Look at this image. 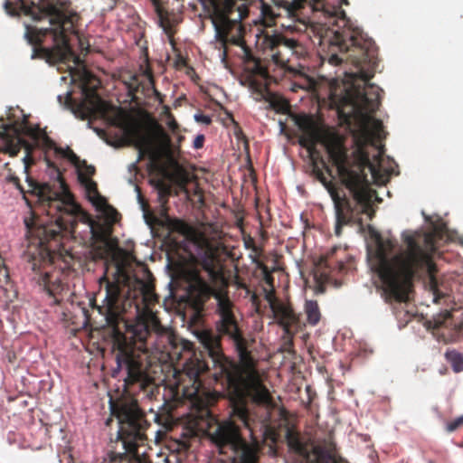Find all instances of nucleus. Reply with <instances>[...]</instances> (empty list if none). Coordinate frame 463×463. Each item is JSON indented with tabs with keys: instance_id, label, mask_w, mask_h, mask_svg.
Returning a JSON list of instances; mask_svg holds the SVG:
<instances>
[{
	"instance_id": "nucleus-42",
	"label": "nucleus",
	"mask_w": 463,
	"mask_h": 463,
	"mask_svg": "<svg viewBox=\"0 0 463 463\" xmlns=\"http://www.w3.org/2000/svg\"><path fill=\"white\" fill-rule=\"evenodd\" d=\"M194 116H195V117H198V116H203V115H202V114H199V113H196Z\"/></svg>"
},
{
	"instance_id": "nucleus-28",
	"label": "nucleus",
	"mask_w": 463,
	"mask_h": 463,
	"mask_svg": "<svg viewBox=\"0 0 463 463\" xmlns=\"http://www.w3.org/2000/svg\"><path fill=\"white\" fill-rule=\"evenodd\" d=\"M463 427V415L451 420L446 425V430L448 432H454Z\"/></svg>"
},
{
	"instance_id": "nucleus-17",
	"label": "nucleus",
	"mask_w": 463,
	"mask_h": 463,
	"mask_svg": "<svg viewBox=\"0 0 463 463\" xmlns=\"http://www.w3.org/2000/svg\"><path fill=\"white\" fill-rule=\"evenodd\" d=\"M286 438L288 445L290 448V449L294 450L297 454H298L303 458L305 463L311 462L312 452L318 451L322 445V442H304L298 433H295L291 430H288Z\"/></svg>"
},
{
	"instance_id": "nucleus-30",
	"label": "nucleus",
	"mask_w": 463,
	"mask_h": 463,
	"mask_svg": "<svg viewBox=\"0 0 463 463\" xmlns=\"http://www.w3.org/2000/svg\"><path fill=\"white\" fill-rule=\"evenodd\" d=\"M204 136L200 134V135H197L194 140V147L195 149H200L203 146V144H204Z\"/></svg>"
},
{
	"instance_id": "nucleus-10",
	"label": "nucleus",
	"mask_w": 463,
	"mask_h": 463,
	"mask_svg": "<svg viewBox=\"0 0 463 463\" xmlns=\"http://www.w3.org/2000/svg\"><path fill=\"white\" fill-rule=\"evenodd\" d=\"M14 118H0V138L10 148L19 151L24 148L30 155L35 146L42 141L48 148L54 149L57 155L67 158L73 165H78L79 156L70 148L57 146L45 129L39 125H33L29 118H18L19 120L12 121Z\"/></svg>"
},
{
	"instance_id": "nucleus-27",
	"label": "nucleus",
	"mask_w": 463,
	"mask_h": 463,
	"mask_svg": "<svg viewBox=\"0 0 463 463\" xmlns=\"http://www.w3.org/2000/svg\"><path fill=\"white\" fill-rule=\"evenodd\" d=\"M191 194L197 200L198 203H203V192L196 180L193 183Z\"/></svg>"
},
{
	"instance_id": "nucleus-25",
	"label": "nucleus",
	"mask_w": 463,
	"mask_h": 463,
	"mask_svg": "<svg viewBox=\"0 0 463 463\" xmlns=\"http://www.w3.org/2000/svg\"><path fill=\"white\" fill-rule=\"evenodd\" d=\"M78 165H74L78 171V175L80 173H82L87 178L91 179V176H93L96 174V168L92 165H88L86 160H80L79 158V164Z\"/></svg>"
},
{
	"instance_id": "nucleus-16",
	"label": "nucleus",
	"mask_w": 463,
	"mask_h": 463,
	"mask_svg": "<svg viewBox=\"0 0 463 463\" xmlns=\"http://www.w3.org/2000/svg\"><path fill=\"white\" fill-rule=\"evenodd\" d=\"M187 354L189 357L186 358V361L184 364V372L192 382L193 388V392L188 395H197L200 389L203 387L200 375L210 370V364L204 358L203 352L196 354L188 350Z\"/></svg>"
},
{
	"instance_id": "nucleus-4",
	"label": "nucleus",
	"mask_w": 463,
	"mask_h": 463,
	"mask_svg": "<svg viewBox=\"0 0 463 463\" xmlns=\"http://www.w3.org/2000/svg\"><path fill=\"white\" fill-rule=\"evenodd\" d=\"M341 124L346 125L356 146L357 158L351 161L345 141L333 128L327 126L324 118H286L279 120L280 133L288 139L298 138V144L308 153L311 166L321 165L328 175L332 169L317 148V144L325 146L329 159L336 167L337 174L353 196L358 203L366 201L368 192L363 189L364 184V168L368 167L374 178L380 172L382 152L374 156L376 163H372L366 150L368 145L376 146V142L385 137L381 120L377 118H338Z\"/></svg>"
},
{
	"instance_id": "nucleus-1",
	"label": "nucleus",
	"mask_w": 463,
	"mask_h": 463,
	"mask_svg": "<svg viewBox=\"0 0 463 463\" xmlns=\"http://www.w3.org/2000/svg\"><path fill=\"white\" fill-rule=\"evenodd\" d=\"M213 297L217 301V333L212 329L196 332V336L211 360L213 377L227 386L231 395L230 420H214L209 410L206 434L218 448L222 463H258L260 446L248 441L238 423L252 431L255 420L248 409L247 398L255 404L273 409V398L263 384L258 361L250 350L252 342L244 337L234 317L233 304L226 291L214 289L199 274H194L188 289V301L197 314Z\"/></svg>"
},
{
	"instance_id": "nucleus-5",
	"label": "nucleus",
	"mask_w": 463,
	"mask_h": 463,
	"mask_svg": "<svg viewBox=\"0 0 463 463\" xmlns=\"http://www.w3.org/2000/svg\"><path fill=\"white\" fill-rule=\"evenodd\" d=\"M26 182L27 190L20 184L16 185L26 203L32 207L31 201L26 197L28 193L35 197L39 207L46 212L50 219L43 222L33 213L32 218L24 220L28 241L24 258L33 272V279L52 299L51 305H59L63 301L68 286L61 281V272L55 269L53 264L61 245V232H74L81 209L74 202L61 175L52 185L39 184L29 176Z\"/></svg>"
},
{
	"instance_id": "nucleus-32",
	"label": "nucleus",
	"mask_w": 463,
	"mask_h": 463,
	"mask_svg": "<svg viewBox=\"0 0 463 463\" xmlns=\"http://www.w3.org/2000/svg\"><path fill=\"white\" fill-rule=\"evenodd\" d=\"M184 103H187V99L184 95H182L174 101L173 107L176 109L177 107H181Z\"/></svg>"
},
{
	"instance_id": "nucleus-29",
	"label": "nucleus",
	"mask_w": 463,
	"mask_h": 463,
	"mask_svg": "<svg viewBox=\"0 0 463 463\" xmlns=\"http://www.w3.org/2000/svg\"><path fill=\"white\" fill-rule=\"evenodd\" d=\"M244 244L246 249L251 250L257 255L262 251L261 248L256 245L254 239L250 236L244 240Z\"/></svg>"
},
{
	"instance_id": "nucleus-7",
	"label": "nucleus",
	"mask_w": 463,
	"mask_h": 463,
	"mask_svg": "<svg viewBox=\"0 0 463 463\" xmlns=\"http://www.w3.org/2000/svg\"><path fill=\"white\" fill-rule=\"evenodd\" d=\"M441 231L434 228L429 232H415L404 235L406 249L391 256L394 244L392 241L380 239L375 250L376 271L388 296L397 302H406L412 287L413 279L428 276L433 289L434 302L444 297L437 288V267L433 254L437 250V239Z\"/></svg>"
},
{
	"instance_id": "nucleus-9",
	"label": "nucleus",
	"mask_w": 463,
	"mask_h": 463,
	"mask_svg": "<svg viewBox=\"0 0 463 463\" xmlns=\"http://www.w3.org/2000/svg\"><path fill=\"white\" fill-rule=\"evenodd\" d=\"M265 59L292 78L290 90H314L317 86L315 68L310 66L303 44L280 33H265L260 43Z\"/></svg>"
},
{
	"instance_id": "nucleus-20",
	"label": "nucleus",
	"mask_w": 463,
	"mask_h": 463,
	"mask_svg": "<svg viewBox=\"0 0 463 463\" xmlns=\"http://www.w3.org/2000/svg\"><path fill=\"white\" fill-rule=\"evenodd\" d=\"M334 450V444L324 440L318 451L312 452L310 463H343L341 459L336 458Z\"/></svg>"
},
{
	"instance_id": "nucleus-11",
	"label": "nucleus",
	"mask_w": 463,
	"mask_h": 463,
	"mask_svg": "<svg viewBox=\"0 0 463 463\" xmlns=\"http://www.w3.org/2000/svg\"><path fill=\"white\" fill-rule=\"evenodd\" d=\"M327 190L330 197L334 203L335 213V234L339 237L342 234L343 227L345 225L358 222L362 224V215L366 214L370 220L374 216L375 210L373 208V199L377 198L376 192L370 187V184L367 180V175L364 173V184H363V189L368 192L366 195V201L364 203H358V201L350 193L353 201L352 202L345 194H340L337 188L334 185L331 181H328L325 176H321L317 179Z\"/></svg>"
},
{
	"instance_id": "nucleus-21",
	"label": "nucleus",
	"mask_w": 463,
	"mask_h": 463,
	"mask_svg": "<svg viewBox=\"0 0 463 463\" xmlns=\"http://www.w3.org/2000/svg\"><path fill=\"white\" fill-rule=\"evenodd\" d=\"M165 224L171 232H177L185 237L192 235L194 232L193 227L180 219L166 217Z\"/></svg>"
},
{
	"instance_id": "nucleus-41",
	"label": "nucleus",
	"mask_w": 463,
	"mask_h": 463,
	"mask_svg": "<svg viewBox=\"0 0 463 463\" xmlns=\"http://www.w3.org/2000/svg\"><path fill=\"white\" fill-rule=\"evenodd\" d=\"M309 391H310V387H309V386H307V392H309Z\"/></svg>"
},
{
	"instance_id": "nucleus-37",
	"label": "nucleus",
	"mask_w": 463,
	"mask_h": 463,
	"mask_svg": "<svg viewBox=\"0 0 463 463\" xmlns=\"http://www.w3.org/2000/svg\"><path fill=\"white\" fill-rule=\"evenodd\" d=\"M155 92H156V98L158 99L159 102L163 103L164 100H163L162 95L156 90Z\"/></svg>"
},
{
	"instance_id": "nucleus-31",
	"label": "nucleus",
	"mask_w": 463,
	"mask_h": 463,
	"mask_svg": "<svg viewBox=\"0 0 463 463\" xmlns=\"http://www.w3.org/2000/svg\"><path fill=\"white\" fill-rule=\"evenodd\" d=\"M311 167H312V173L316 176L317 179H318L324 175V173H323L324 168L321 167V165H316Z\"/></svg>"
},
{
	"instance_id": "nucleus-34",
	"label": "nucleus",
	"mask_w": 463,
	"mask_h": 463,
	"mask_svg": "<svg viewBox=\"0 0 463 463\" xmlns=\"http://www.w3.org/2000/svg\"><path fill=\"white\" fill-rule=\"evenodd\" d=\"M235 118L233 117H231V118H218V119H220V121L222 123V124H226V121H229L230 123L232 124H234V125H237L236 121L234 120Z\"/></svg>"
},
{
	"instance_id": "nucleus-6",
	"label": "nucleus",
	"mask_w": 463,
	"mask_h": 463,
	"mask_svg": "<svg viewBox=\"0 0 463 463\" xmlns=\"http://www.w3.org/2000/svg\"><path fill=\"white\" fill-rule=\"evenodd\" d=\"M21 9L27 15H31L34 21H40L43 17L49 18V27H41L34 30L35 43H42L43 38L52 35L54 47L61 60L67 54L73 55L76 68L70 70L71 83L79 88L80 96L73 97L72 91H67L64 96L59 95V103L73 113L75 116H132L123 112L120 107L104 99L98 90L101 86L99 79L88 71L83 61L72 53L69 44V39L65 32V25L70 23L65 13L52 3L44 4V0H32L30 5L26 0H19ZM137 116H153L148 112Z\"/></svg>"
},
{
	"instance_id": "nucleus-23",
	"label": "nucleus",
	"mask_w": 463,
	"mask_h": 463,
	"mask_svg": "<svg viewBox=\"0 0 463 463\" xmlns=\"http://www.w3.org/2000/svg\"><path fill=\"white\" fill-rule=\"evenodd\" d=\"M447 361L451 364L453 371L459 373L463 371V354L457 350H448L445 353Z\"/></svg>"
},
{
	"instance_id": "nucleus-39",
	"label": "nucleus",
	"mask_w": 463,
	"mask_h": 463,
	"mask_svg": "<svg viewBox=\"0 0 463 463\" xmlns=\"http://www.w3.org/2000/svg\"><path fill=\"white\" fill-rule=\"evenodd\" d=\"M47 165L50 167H55L54 164L52 162H51L50 160H47Z\"/></svg>"
},
{
	"instance_id": "nucleus-40",
	"label": "nucleus",
	"mask_w": 463,
	"mask_h": 463,
	"mask_svg": "<svg viewBox=\"0 0 463 463\" xmlns=\"http://www.w3.org/2000/svg\"><path fill=\"white\" fill-rule=\"evenodd\" d=\"M17 109L20 110V112H21V114H22L21 116H23V117H25V116H31L30 114H24V110H23V109H19V107H17Z\"/></svg>"
},
{
	"instance_id": "nucleus-3",
	"label": "nucleus",
	"mask_w": 463,
	"mask_h": 463,
	"mask_svg": "<svg viewBox=\"0 0 463 463\" xmlns=\"http://www.w3.org/2000/svg\"><path fill=\"white\" fill-rule=\"evenodd\" d=\"M99 285L104 286L105 297L102 304L95 307L110 329L112 354L117 363L113 376L118 371L125 372L124 391L128 394L136 392V385L139 391H146L151 384L147 341L153 334L161 335L165 330L153 313L140 317L132 325L124 315L138 295L145 300L150 299L155 294L154 285L132 276L121 262L116 264L112 279L105 274L99 279Z\"/></svg>"
},
{
	"instance_id": "nucleus-38",
	"label": "nucleus",
	"mask_w": 463,
	"mask_h": 463,
	"mask_svg": "<svg viewBox=\"0 0 463 463\" xmlns=\"http://www.w3.org/2000/svg\"><path fill=\"white\" fill-rule=\"evenodd\" d=\"M7 116H9V117L15 116L14 113L13 112V108L9 109V112H8Z\"/></svg>"
},
{
	"instance_id": "nucleus-13",
	"label": "nucleus",
	"mask_w": 463,
	"mask_h": 463,
	"mask_svg": "<svg viewBox=\"0 0 463 463\" xmlns=\"http://www.w3.org/2000/svg\"><path fill=\"white\" fill-rule=\"evenodd\" d=\"M253 262L257 265V268L260 269L265 284L270 288V289L266 292L265 298L269 302L273 317L278 324L283 327L285 333L288 335H293L301 331L305 326V323L302 321L300 315L297 314L290 305L279 301L275 297L272 270L262 261L259 260L257 257L253 259Z\"/></svg>"
},
{
	"instance_id": "nucleus-18",
	"label": "nucleus",
	"mask_w": 463,
	"mask_h": 463,
	"mask_svg": "<svg viewBox=\"0 0 463 463\" xmlns=\"http://www.w3.org/2000/svg\"><path fill=\"white\" fill-rule=\"evenodd\" d=\"M79 181L84 185L89 195V200L99 209L107 208L112 213L110 217L113 222H117L118 213L112 206L109 205L107 200L99 194L97 183L87 178L82 173L79 174Z\"/></svg>"
},
{
	"instance_id": "nucleus-14",
	"label": "nucleus",
	"mask_w": 463,
	"mask_h": 463,
	"mask_svg": "<svg viewBox=\"0 0 463 463\" xmlns=\"http://www.w3.org/2000/svg\"><path fill=\"white\" fill-rule=\"evenodd\" d=\"M196 243L198 246L197 263L207 272L212 282H224L223 266L221 261V254L224 250L222 244L204 235H201L196 240Z\"/></svg>"
},
{
	"instance_id": "nucleus-15",
	"label": "nucleus",
	"mask_w": 463,
	"mask_h": 463,
	"mask_svg": "<svg viewBox=\"0 0 463 463\" xmlns=\"http://www.w3.org/2000/svg\"><path fill=\"white\" fill-rule=\"evenodd\" d=\"M428 330H432L433 335L445 343L456 342L463 335V321L454 317L453 312L445 310L433 316L424 323Z\"/></svg>"
},
{
	"instance_id": "nucleus-8",
	"label": "nucleus",
	"mask_w": 463,
	"mask_h": 463,
	"mask_svg": "<svg viewBox=\"0 0 463 463\" xmlns=\"http://www.w3.org/2000/svg\"><path fill=\"white\" fill-rule=\"evenodd\" d=\"M88 119L89 128L110 143L109 138L134 145L140 157L158 160L173 146L172 140L156 118H80Z\"/></svg>"
},
{
	"instance_id": "nucleus-24",
	"label": "nucleus",
	"mask_w": 463,
	"mask_h": 463,
	"mask_svg": "<svg viewBox=\"0 0 463 463\" xmlns=\"http://www.w3.org/2000/svg\"><path fill=\"white\" fill-rule=\"evenodd\" d=\"M175 175H176L177 184L186 194H189L190 192L186 188V185L191 183H194L196 180V177L184 168H178Z\"/></svg>"
},
{
	"instance_id": "nucleus-12",
	"label": "nucleus",
	"mask_w": 463,
	"mask_h": 463,
	"mask_svg": "<svg viewBox=\"0 0 463 463\" xmlns=\"http://www.w3.org/2000/svg\"><path fill=\"white\" fill-rule=\"evenodd\" d=\"M234 0H225L224 11L216 13L213 17V24L215 29V38L220 43L222 51V58L227 56L226 46L228 43L238 45L241 48L242 59L244 62L243 72H250L252 70H257L262 64L261 61L256 58L250 48L247 46L244 40L245 29L241 19L242 14L239 12L238 18L231 19L230 14L233 7ZM238 11H240L238 9Z\"/></svg>"
},
{
	"instance_id": "nucleus-33",
	"label": "nucleus",
	"mask_w": 463,
	"mask_h": 463,
	"mask_svg": "<svg viewBox=\"0 0 463 463\" xmlns=\"http://www.w3.org/2000/svg\"><path fill=\"white\" fill-rule=\"evenodd\" d=\"M144 74L145 76L150 80L152 81L153 80V72H152V70L151 68L146 65L145 70H144Z\"/></svg>"
},
{
	"instance_id": "nucleus-26",
	"label": "nucleus",
	"mask_w": 463,
	"mask_h": 463,
	"mask_svg": "<svg viewBox=\"0 0 463 463\" xmlns=\"http://www.w3.org/2000/svg\"><path fill=\"white\" fill-rule=\"evenodd\" d=\"M171 119L167 122V127L171 133L176 137L177 148L184 139V137L181 135V129L179 124L176 122L175 118H170Z\"/></svg>"
},
{
	"instance_id": "nucleus-19",
	"label": "nucleus",
	"mask_w": 463,
	"mask_h": 463,
	"mask_svg": "<svg viewBox=\"0 0 463 463\" xmlns=\"http://www.w3.org/2000/svg\"><path fill=\"white\" fill-rule=\"evenodd\" d=\"M283 3L289 13H294L303 8L305 5H308L313 11H322L328 14L329 16H334L336 13L335 10L330 12L326 5L325 0H283Z\"/></svg>"
},
{
	"instance_id": "nucleus-22",
	"label": "nucleus",
	"mask_w": 463,
	"mask_h": 463,
	"mask_svg": "<svg viewBox=\"0 0 463 463\" xmlns=\"http://www.w3.org/2000/svg\"><path fill=\"white\" fill-rule=\"evenodd\" d=\"M304 311L307 316V322L310 326H317L321 318L317 302L316 300H307L304 306Z\"/></svg>"
},
{
	"instance_id": "nucleus-2",
	"label": "nucleus",
	"mask_w": 463,
	"mask_h": 463,
	"mask_svg": "<svg viewBox=\"0 0 463 463\" xmlns=\"http://www.w3.org/2000/svg\"><path fill=\"white\" fill-rule=\"evenodd\" d=\"M336 26L322 39L323 43H327L326 58L335 66L351 63L354 71H346L340 84L331 86L328 99L318 101L319 111L316 114L291 112L288 99L269 90L271 77L263 64L257 70L242 72L241 84L249 88L254 99L265 100L276 113L286 116H323L326 108L335 110L336 116H374L381 106L383 92L381 88L369 83L378 64L377 47L372 38L345 16Z\"/></svg>"
},
{
	"instance_id": "nucleus-36",
	"label": "nucleus",
	"mask_w": 463,
	"mask_h": 463,
	"mask_svg": "<svg viewBox=\"0 0 463 463\" xmlns=\"http://www.w3.org/2000/svg\"><path fill=\"white\" fill-rule=\"evenodd\" d=\"M160 116H169V117H172L173 115L171 114V108L168 107V106H164V111L161 113Z\"/></svg>"
},
{
	"instance_id": "nucleus-35",
	"label": "nucleus",
	"mask_w": 463,
	"mask_h": 463,
	"mask_svg": "<svg viewBox=\"0 0 463 463\" xmlns=\"http://www.w3.org/2000/svg\"><path fill=\"white\" fill-rule=\"evenodd\" d=\"M196 121L210 125L212 123V118H195Z\"/></svg>"
}]
</instances>
